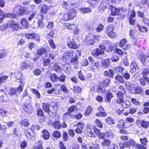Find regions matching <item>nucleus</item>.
I'll return each mask as SVG.
<instances>
[{
    "label": "nucleus",
    "mask_w": 149,
    "mask_h": 149,
    "mask_svg": "<svg viewBox=\"0 0 149 149\" xmlns=\"http://www.w3.org/2000/svg\"><path fill=\"white\" fill-rule=\"evenodd\" d=\"M114 26L112 25L108 26L106 30V33L109 37L113 38L116 37V33L113 32Z\"/></svg>",
    "instance_id": "obj_1"
},
{
    "label": "nucleus",
    "mask_w": 149,
    "mask_h": 149,
    "mask_svg": "<svg viewBox=\"0 0 149 149\" xmlns=\"http://www.w3.org/2000/svg\"><path fill=\"white\" fill-rule=\"evenodd\" d=\"M14 10L17 15H22L26 13V8L25 7H22L18 5L14 8Z\"/></svg>",
    "instance_id": "obj_2"
},
{
    "label": "nucleus",
    "mask_w": 149,
    "mask_h": 149,
    "mask_svg": "<svg viewBox=\"0 0 149 149\" xmlns=\"http://www.w3.org/2000/svg\"><path fill=\"white\" fill-rule=\"evenodd\" d=\"M111 1L109 0H103L100 5V8L101 10H104L107 8H109L111 7Z\"/></svg>",
    "instance_id": "obj_3"
},
{
    "label": "nucleus",
    "mask_w": 149,
    "mask_h": 149,
    "mask_svg": "<svg viewBox=\"0 0 149 149\" xmlns=\"http://www.w3.org/2000/svg\"><path fill=\"white\" fill-rule=\"evenodd\" d=\"M68 40V41L67 42V45L69 48L74 49L77 48V45L75 39H70L69 37Z\"/></svg>",
    "instance_id": "obj_4"
},
{
    "label": "nucleus",
    "mask_w": 149,
    "mask_h": 149,
    "mask_svg": "<svg viewBox=\"0 0 149 149\" xmlns=\"http://www.w3.org/2000/svg\"><path fill=\"white\" fill-rule=\"evenodd\" d=\"M119 45L120 47L125 50H127L130 47L129 45L127 44V41L125 39L122 40L120 42Z\"/></svg>",
    "instance_id": "obj_5"
},
{
    "label": "nucleus",
    "mask_w": 149,
    "mask_h": 149,
    "mask_svg": "<svg viewBox=\"0 0 149 149\" xmlns=\"http://www.w3.org/2000/svg\"><path fill=\"white\" fill-rule=\"evenodd\" d=\"M8 27L13 31L17 30L18 29V24L14 21H10L8 22Z\"/></svg>",
    "instance_id": "obj_6"
},
{
    "label": "nucleus",
    "mask_w": 149,
    "mask_h": 149,
    "mask_svg": "<svg viewBox=\"0 0 149 149\" xmlns=\"http://www.w3.org/2000/svg\"><path fill=\"white\" fill-rule=\"evenodd\" d=\"M130 72L133 74L139 70V68L137 64L135 62L131 63L130 65Z\"/></svg>",
    "instance_id": "obj_7"
},
{
    "label": "nucleus",
    "mask_w": 149,
    "mask_h": 149,
    "mask_svg": "<svg viewBox=\"0 0 149 149\" xmlns=\"http://www.w3.org/2000/svg\"><path fill=\"white\" fill-rule=\"evenodd\" d=\"M117 98L116 99V101L118 103L120 104L124 101L123 98L124 97L123 93L122 92H117L116 93Z\"/></svg>",
    "instance_id": "obj_8"
},
{
    "label": "nucleus",
    "mask_w": 149,
    "mask_h": 149,
    "mask_svg": "<svg viewBox=\"0 0 149 149\" xmlns=\"http://www.w3.org/2000/svg\"><path fill=\"white\" fill-rule=\"evenodd\" d=\"M136 122L138 124H140L141 126L144 128H147L149 127V122L138 119L137 120Z\"/></svg>",
    "instance_id": "obj_9"
},
{
    "label": "nucleus",
    "mask_w": 149,
    "mask_h": 149,
    "mask_svg": "<svg viewBox=\"0 0 149 149\" xmlns=\"http://www.w3.org/2000/svg\"><path fill=\"white\" fill-rule=\"evenodd\" d=\"M111 14L112 15H120L121 14V10L120 9H118L114 7H111Z\"/></svg>",
    "instance_id": "obj_10"
},
{
    "label": "nucleus",
    "mask_w": 149,
    "mask_h": 149,
    "mask_svg": "<svg viewBox=\"0 0 149 149\" xmlns=\"http://www.w3.org/2000/svg\"><path fill=\"white\" fill-rule=\"evenodd\" d=\"M138 58L141 61L143 65L144 66L146 65L147 63H148L144 54L141 53L139 56H138Z\"/></svg>",
    "instance_id": "obj_11"
},
{
    "label": "nucleus",
    "mask_w": 149,
    "mask_h": 149,
    "mask_svg": "<svg viewBox=\"0 0 149 149\" xmlns=\"http://www.w3.org/2000/svg\"><path fill=\"white\" fill-rule=\"evenodd\" d=\"M25 133L26 137L29 139H31L35 134L34 132L31 129H29L25 130Z\"/></svg>",
    "instance_id": "obj_12"
},
{
    "label": "nucleus",
    "mask_w": 149,
    "mask_h": 149,
    "mask_svg": "<svg viewBox=\"0 0 149 149\" xmlns=\"http://www.w3.org/2000/svg\"><path fill=\"white\" fill-rule=\"evenodd\" d=\"M114 75V72L111 69L108 71H105L104 73V75L110 78H113Z\"/></svg>",
    "instance_id": "obj_13"
},
{
    "label": "nucleus",
    "mask_w": 149,
    "mask_h": 149,
    "mask_svg": "<svg viewBox=\"0 0 149 149\" xmlns=\"http://www.w3.org/2000/svg\"><path fill=\"white\" fill-rule=\"evenodd\" d=\"M49 124L50 125H52L56 129H59L61 127V125L58 120L54 122H51L49 123Z\"/></svg>",
    "instance_id": "obj_14"
},
{
    "label": "nucleus",
    "mask_w": 149,
    "mask_h": 149,
    "mask_svg": "<svg viewBox=\"0 0 149 149\" xmlns=\"http://www.w3.org/2000/svg\"><path fill=\"white\" fill-rule=\"evenodd\" d=\"M142 73L143 75V78L145 79L147 82H149V79L146 76L149 74V70L146 69H144L143 70Z\"/></svg>",
    "instance_id": "obj_15"
},
{
    "label": "nucleus",
    "mask_w": 149,
    "mask_h": 149,
    "mask_svg": "<svg viewBox=\"0 0 149 149\" xmlns=\"http://www.w3.org/2000/svg\"><path fill=\"white\" fill-rule=\"evenodd\" d=\"M40 8H41V12L44 14H45L47 11L50 8L47 5L44 4H40L39 6Z\"/></svg>",
    "instance_id": "obj_16"
},
{
    "label": "nucleus",
    "mask_w": 149,
    "mask_h": 149,
    "mask_svg": "<svg viewBox=\"0 0 149 149\" xmlns=\"http://www.w3.org/2000/svg\"><path fill=\"white\" fill-rule=\"evenodd\" d=\"M104 53V51L102 50H101L100 49L97 48L95 50L93 51L92 53L94 56H97L103 54Z\"/></svg>",
    "instance_id": "obj_17"
},
{
    "label": "nucleus",
    "mask_w": 149,
    "mask_h": 149,
    "mask_svg": "<svg viewBox=\"0 0 149 149\" xmlns=\"http://www.w3.org/2000/svg\"><path fill=\"white\" fill-rule=\"evenodd\" d=\"M42 136L45 139L47 140L49 139L50 136V134L49 132L47 130H45L42 132Z\"/></svg>",
    "instance_id": "obj_18"
},
{
    "label": "nucleus",
    "mask_w": 149,
    "mask_h": 149,
    "mask_svg": "<svg viewBox=\"0 0 149 149\" xmlns=\"http://www.w3.org/2000/svg\"><path fill=\"white\" fill-rule=\"evenodd\" d=\"M50 78L52 82L58 81L59 80L58 76L55 74H52L50 76Z\"/></svg>",
    "instance_id": "obj_19"
},
{
    "label": "nucleus",
    "mask_w": 149,
    "mask_h": 149,
    "mask_svg": "<svg viewBox=\"0 0 149 149\" xmlns=\"http://www.w3.org/2000/svg\"><path fill=\"white\" fill-rule=\"evenodd\" d=\"M125 147H133L134 146L135 143L133 139H130L129 141L125 142Z\"/></svg>",
    "instance_id": "obj_20"
},
{
    "label": "nucleus",
    "mask_w": 149,
    "mask_h": 149,
    "mask_svg": "<svg viewBox=\"0 0 149 149\" xmlns=\"http://www.w3.org/2000/svg\"><path fill=\"white\" fill-rule=\"evenodd\" d=\"M128 89L129 92L133 94H134V93L136 89V86L133 84H130L127 87Z\"/></svg>",
    "instance_id": "obj_21"
},
{
    "label": "nucleus",
    "mask_w": 149,
    "mask_h": 149,
    "mask_svg": "<svg viewBox=\"0 0 149 149\" xmlns=\"http://www.w3.org/2000/svg\"><path fill=\"white\" fill-rule=\"evenodd\" d=\"M78 57L76 56L72 58L70 60V62L71 64L76 65L78 64L79 61H78Z\"/></svg>",
    "instance_id": "obj_22"
},
{
    "label": "nucleus",
    "mask_w": 149,
    "mask_h": 149,
    "mask_svg": "<svg viewBox=\"0 0 149 149\" xmlns=\"http://www.w3.org/2000/svg\"><path fill=\"white\" fill-rule=\"evenodd\" d=\"M68 14L70 19H72L76 15L74 10L73 9L69 10Z\"/></svg>",
    "instance_id": "obj_23"
},
{
    "label": "nucleus",
    "mask_w": 149,
    "mask_h": 149,
    "mask_svg": "<svg viewBox=\"0 0 149 149\" xmlns=\"http://www.w3.org/2000/svg\"><path fill=\"white\" fill-rule=\"evenodd\" d=\"M125 68L119 66L115 67L114 68V71L116 72L119 74L122 73L124 70Z\"/></svg>",
    "instance_id": "obj_24"
},
{
    "label": "nucleus",
    "mask_w": 149,
    "mask_h": 149,
    "mask_svg": "<svg viewBox=\"0 0 149 149\" xmlns=\"http://www.w3.org/2000/svg\"><path fill=\"white\" fill-rule=\"evenodd\" d=\"M134 93L135 94H140L142 93L143 92V88L141 86H136V89Z\"/></svg>",
    "instance_id": "obj_25"
},
{
    "label": "nucleus",
    "mask_w": 149,
    "mask_h": 149,
    "mask_svg": "<svg viewBox=\"0 0 149 149\" xmlns=\"http://www.w3.org/2000/svg\"><path fill=\"white\" fill-rule=\"evenodd\" d=\"M49 105L48 103H43L42 108L43 110L46 112H48L50 110L49 109Z\"/></svg>",
    "instance_id": "obj_26"
},
{
    "label": "nucleus",
    "mask_w": 149,
    "mask_h": 149,
    "mask_svg": "<svg viewBox=\"0 0 149 149\" xmlns=\"http://www.w3.org/2000/svg\"><path fill=\"white\" fill-rule=\"evenodd\" d=\"M36 146L33 147V149H43L42 141H39L36 143Z\"/></svg>",
    "instance_id": "obj_27"
},
{
    "label": "nucleus",
    "mask_w": 149,
    "mask_h": 149,
    "mask_svg": "<svg viewBox=\"0 0 149 149\" xmlns=\"http://www.w3.org/2000/svg\"><path fill=\"white\" fill-rule=\"evenodd\" d=\"M21 23L23 27L25 28H27L28 26L29 22L25 18L22 19Z\"/></svg>",
    "instance_id": "obj_28"
},
{
    "label": "nucleus",
    "mask_w": 149,
    "mask_h": 149,
    "mask_svg": "<svg viewBox=\"0 0 149 149\" xmlns=\"http://www.w3.org/2000/svg\"><path fill=\"white\" fill-rule=\"evenodd\" d=\"M8 78V76L7 75H4L0 77V84L6 83Z\"/></svg>",
    "instance_id": "obj_29"
},
{
    "label": "nucleus",
    "mask_w": 149,
    "mask_h": 149,
    "mask_svg": "<svg viewBox=\"0 0 149 149\" xmlns=\"http://www.w3.org/2000/svg\"><path fill=\"white\" fill-rule=\"evenodd\" d=\"M80 10L81 12L84 14L90 13L91 11L89 8H82L80 9Z\"/></svg>",
    "instance_id": "obj_30"
},
{
    "label": "nucleus",
    "mask_w": 149,
    "mask_h": 149,
    "mask_svg": "<svg viewBox=\"0 0 149 149\" xmlns=\"http://www.w3.org/2000/svg\"><path fill=\"white\" fill-rule=\"evenodd\" d=\"M93 132L92 129L89 128H87L85 131V133H86L87 135L89 136H93Z\"/></svg>",
    "instance_id": "obj_31"
},
{
    "label": "nucleus",
    "mask_w": 149,
    "mask_h": 149,
    "mask_svg": "<svg viewBox=\"0 0 149 149\" xmlns=\"http://www.w3.org/2000/svg\"><path fill=\"white\" fill-rule=\"evenodd\" d=\"M109 64V60L108 59H105L101 63L102 67H107Z\"/></svg>",
    "instance_id": "obj_32"
},
{
    "label": "nucleus",
    "mask_w": 149,
    "mask_h": 149,
    "mask_svg": "<svg viewBox=\"0 0 149 149\" xmlns=\"http://www.w3.org/2000/svg\"><path fill=\"white\" fill-rule=\"evenodd\" d=\"M105 121L107 123L109 124L110 125H113L114 123V121L113 119L110 117H107L105 119Z\"/></svg>",
    "instance_id": "obj_33"
},
{
    "label": "nucleus",
    "mask_w": 149,
    "mask_h": 149,
    "mask_svg": "<svg viewBox=\"0 0 149 149\" xmlns=\"http://www.w3.org/2000/svg\"><path fill=\"white\" fill-rule=\"evenodd\" d=\"M82 91V89L81 87L78 86H74L73 88V92L74 93H80Z\"/></svg>",
    "instance_id": "obj_34"
},
{
    "label": "nucleus",
    "mask_w": 149,
    "mask_h": 149,
    "mask_svg": "<svg viewBox=\"0 0 149 149\" xmlns=\"http://www.w3.org/2000/svg\"><path fill=\"white\" fill-rule=\"evenodd\" d=\"M111 143V142L109 140L107 139H104V140L101 142V144L102 146H107L109 145Z\"/></svg>",
    "instance_id": "obj_35"
},
{
    "label": "nucleus",
    "mask_w": 149,
    "mask_h": 149,
    "mask_svg": "<svg viewBox=\"0 0 149 149\" xmlns=\"http://www.w3.org/2000/svg\"><path fill=\"white\" fill-rule=\"evenodd\" d=\"M53 70L58 72H59L61 71V67L58 65L56 64H55L54 65V66L53 67Z\"/></svg>",
    "instance_id": "obj_36"
},
{
    "label": "nucleus",
    "mask_w": 149,
    "mask_h": 149,
    "mask_svg": "<svg viewBox=\"0 0 149 149\" xmlns=\"http://www.w3.org/2000/svg\"><path fill=\"white\" fill-rule=\"evenodd\" d=\"M115 79L119 81L120 83H123L124 82V79L123 77L119 74H118L115 77Z\"/></svg>",
    "instance_id": "obj_37"
},
{
    "label": "nucleus",
    "mask_w": 149,
    "mask_h": 149,
    "mask_svg": "<svg viewBox=\"0 0 149 149\" xmlns=\"http://www.w3.org/2000/svg\"><path fill=\"white\" fill-rule=\"evenodd\" d=\"M124 101L122 102L121 104V106L123 108H127L128 107L129 105H130V102L129 101H127L125 102H124Z\"/></svg>",
    "instance_id": "obj_38"
},
{
    "label": "nucleus",
    "mask_w": 149,
    "mask_h": 149,
    "mask_svg": "<svg viewBox=\"0 0 149 149\" xmlns=\"http://www.w3.org/2000/svg\"><path fill=\"white\" fill-rule=\"evenodd\" d=\"M29 67V65L25 62H22L20 64V69L23 70L25 69L27 67Z\"/></svg>",
    "instance_id": "obj_39"
},
{
    "label": "nucleus",
    "mask_w": 149,
    "mask_h": 149,
    "mask_svg": "<svg viewBox=\"0 0 149 149\" xmlns=\"http://www.w3.org/2000/svg\"><path fill=\"white\" fill-rule=\"evenodd\" d=\"M36 14V12H33L29 14V16L28 18V19L29 21H31L33 19L34 17Z\"/></svg>",
    "instance_id": "obj_40"
},
{
    "label": "nucleus",
    "mask_w": 149,
    "mask_h": 149,
    "mask_svg": "<svg viewBox=\"0 0 149 149\" xmlns=\"http://www.w3.org/2000/svg\"><path fill=\"white\" fill-rule=\"evenodd\" d=\"M95 115L98 117H105L107 115V114L106 113L104 112H99L96 113Z\"/></svg>",
    "instance_id": "obj_41"
},
{
    "label": "nucleus",
    "mask_w": 149,
    "mask_h": 149,
    "mask_svg": "<svg viewBox=\"0 0 149 149\" xmlns=\"http://www.w3.org/2000/svg\"><path fill=\"white\" fill-rule=\"evenodd\" d=\"M53 135L54 137L56 138H60L61 136L60 132L57 130L53 132Z\"/></svg>",
    "instance_id": "obj_42"
},
{
    "label": "nucleus",
    "mask_w": 149,
    "mask_h": 149,
    "mask_svg": "<svg viewBox=\"0 0 149 149\" xmlns=\"http://www.w3.org/2000/svg\"><path fill=\"white\" fill-rule=\"evenodd\" d=\"M106 135L107 137L108 138H113L115 136V135L114 134L113 131H109L106 132Z\"/></svg>",
    "instance_id": "obj_43"
},
{
    "label": "nucleus",
    "mask_w": 149,
    "mask_h": 149,
    "mask_svg": "<svg viewBox=\"0 0 149 149\" xmlns=\"http://www.w3.org/2000/svg\"><path fill=\"white\" fill-rule=\"evenodd\" d=\"M95 123L98 127L102 128L103 127L102 122L98 119H96L95 121Z\"/></svg>",
    "instance_id": "obj_44"
},
{
    "label": "nucleus",
    "mask_w": 149,
    "mask_h": 149,
    "mask_svg": "<svg viewBox=\"0 0 149 149\" xmlns=\"http://www.w3.org/2000/svg\"><path fill=\"white\" fill-rule=\"evenodd\" d=\"M63 69L65 72H67L70 70V66L67 64L63 65L62 66Z\"/></svg>",
    "instance_id": "obj_45"
},
{
    "label": "nucleus",
    "mask_w": 149,
    "mask_h": 149,
    "mask_svg": "<svg viewBox=\"0 0 149 149\" xmlns=\"http://www.w3.org/2000/svg\"><path fill=\"white\" fill-rule=\"evenodd\" d=\"M145 80L143 78H140L139 79V82L140 84L143 86H144L146 85Z\"/></svg>",
    "instance_id": "obj_46"
},
{
    "label": "nucleus",
    "mask_w": 149,
    "mask_h": 149,
    "mask_svg": "<svg viewBox=\"0 0 149 149\" xmlns=\"http://www.w3.org/2000/svg\"><path fill=\"white\" fill-rule=\"evenodd\" d=\"M92 111V107L90 106H88L85 112V115L87 116H89L91 113Z\"/></svg>",
    "instance_id": "obj_47"
},
{
    "label": "nucleus",
    "mask_w": 149,
    "mask_h": 149,
    "mask_svg": "<svg viewBox=\"0 0 149 149\" xmlns=\"http://www.w3.org/2000/svg\"><path fill=\"white\" fill-rule=\"evenodd\" d=\"M70 59L66 53L65 52L63 54L62 56V60L63 61L65 62L67 61Z\"/></svg>",
    "instance_id": "obj_48"
},
{
    "label": "nucleus",
    "mask_w": 149,
    "mask_h": 149,
    "mask_svg": "<svg viewBox=\"0 0 149 149\" xmlns=\"http://www.w3.org/2000/svg\"><path fill=\"white\" fill-rule=\"evenodd\" d=\"M20 123H21L22 125H24L25 126H27L29 124V121L27 120H22Z\"/></svg>",
    "instance_id": "obj_49"
},
{
    "label": "nucleus",
    "mask_w": 149,
    "mask_h": 149,
    "mask_svg": "<svg viewBox=\"0 0 149 149\" xmlns=\"http://www.w3.org/2000/svg\"><path fill=\"white\" fill-rule=\"evenodd\" d=\"M22 76V74L21 72H17L15 73V76L16 78L17 79H20Z\"/></svg>",
    "instance_id": "obj_50"
},
{
    "label": "nucleus",
    "mask_w": 149,
    "mask_h": 149,
    "mask_svg": "<svg viewBox=\"0 0 149 149\" xmlns=\"http://www.w3.org/2000/svg\"><path fill=\"white\" fill-rule=\"evenodd\" d=\"M93 146L89 147L90 149H100V147L99 145L97 143L95 144H92Z\"/></svg>",
    "instance_id": "obj_51"
},
{
    "label": "nucleus",
    "mask_w": 149,
    "mask_h": 149,
    "mask_svg": "<svg viewBox=\"0 0 149 149\" xmlns=\"http://www.w3.org/2000/svg\"><path fill=\"white\" fill-rule=\"evenodd\" d=\"M45 52L46 50L43 48L40 49L37 51L38 54L40 55L45 53Z\"/></svg>",
    "instance_id": "obj_52"
},
{
    "label": "nucleus",
    "mask_w": 149,
    "mask_h": 149,
    "mask_svg": "<svg viewBox=\"0 0 149 149\" xmlns=\"http://www.w3.org/2000/svg\"><path fill=\"white\" fill-rule=\"evenodd\" d=\"M75 51L73 50H69L67 52H66L69 57H71L73 56V54L74 53Z\"/></svg>",
    "instance_id": "obj_53"
},
{
    "label": "nucleus",
    "mask_w": 149,
    "mask_h": 149,
    "mask_svg": "<svg viewBox=\"0 0 149 149\" xmlns=\"http://www.w3.org/2000/svg\"><path fill=\"white\" fill-rule=\"evenodd\" d=\"M98 137L100 139H104L106 137H107L106 132L105 133L104 132L100 133Z\"/></svg>",
    "instance_id": "obj_54"
},
{
    "label": "nucleus",
    "mask_w": 149,
    "mask_h": 149,
    "mask_svg": "<svg viewBox=\"0 0 149 149\" xmlns=\"http://www.w3.org/2000/svg\"><path fill=\"white\" fill-rule=\"evenodd\" d=\"M49 42L51 47L53 49L56 48V46L54 43V41L52 39H50L49 40Z\"/></svg>",
    "instance_id": "obj_55"
},
{
    "label": "nucleus",
    "mask_w": 149,
    "mask_h": 149,
    "mask_svg": "<svg viewBox=\"0 0 149 149\" xmlns=\"http://www.w3.org/2000/svg\"><path fill=\"white\" fill-rule=\"evenodd\" d=\"M122 75L124 77L126 80H128L130 78V75L127 71L124 73Z\"/></svg>",
    "instance_id": "obj_56"
},
{
    "label": "nucleus",
    "mask_w": 149,
    "mask_h": 149,
    "mask_svg": "<svg viewBox=\"0 0 149 149\" xmlns=\"http://www.w3.org/2000/svg\"><path fill=\"white\" fill-rule=\"evenodd\" d=\"M104 26L102 24H100L96 29V31L98 32H100L102 31Z\"/></svg>",
    "instance_id": "obj_57"
},
{
    "label": "nucleus",
    "mask_w": 149,
    "mask_h": 149,
    "mask_svg": "<svg viewBox=\"0 0 149 149\" xmlns=\"http://www.w3.org/2000/svg\"><path fill=\"white\" fill-rule=\"evenodd\" d=\"M32 91L36 95L38 99L40 98V95L37 90L34 89H32Z\"/></svg>",
    "instance_id": "obj_58"
},
{
    "label": "nucleus",
    "mask_w": 149,
    "mask_h": 149,
    "mask_svg": "<svg viewBox=\"0 0 149 149\" xmlns=\"http://www.w3.org/2000/svg\"><path fill=\"white\" fill-rule=\"evenodd\" d=\"M50 61L51 59L50 58H48L46 59H45L43 61V65L45 66L49 64Z\"/></svg>",
    "instance_id": "obj_59"
},
{
    "label": "nucleus",
    "mask_w": 149,
    "mask_h": 149,
    "mask_svg": "<svg viewBox=\"0 0 149 149\" xmlns=\"http://www.w3.org/2000/svg\"><path fill=\"white\" fill-rule=\"evenodd\" d=\"M63 138L64 141H67L68 139V136L67 133L65 131L63 132Z\"/></svg>",
    "instance_id": "obj_60"
},
{
    "label": "nucleus",
    "mask_w": 149,
    "mask_h": 149,
    "mask_svg": "<svg viewBox=\"0 0 149 149\" xmlns=\"http://www.w3.org/2000/svg\"><path fill=\"white\" fill-rule=\"evenodd\" d=\"M122 124V126L125 128H129L130 126L132 125H130V124H129L126 121L123 122Z\"/></svg>",
    "instance_id": "obj_61"
},
{
    "label": "nucleus",
    "mask_w": 149,
    "mask_h": 149,
    "mask_svg": "<svg viewBox=\"0 0 149 149\" xmlns=\"http://www.w3.org/2000/svg\"><path fill=\"white\" fill-rule=\"evenodd\" d=\"M6 56L5 51L4 50H0V59L3 58Z\"/></svg>",
    "instance_id": "obj_62"
},
{
    "label": "nucleus",
    "mask_w": 149,
    "mask_h": 149,
    "mask_svg": "<svg viewBox=\"0 0 149 149\" xmlns=\"http://www.w3.org/2000/svg\"><path fill=\"white\" fill-rule=\"evenodd\" d=\"M33 74L36 75H40L41 71L40 70L38 69H36L33 71Z\"/></svg>",
    "instance_id": "obj_63"
},
{
    "label": "nucleus",
    "mask_w": 149,
    "mask_h": 149,
    "mask_svg": "<svg viewBox=\"0 0 149 149\" xmlns=\"http://www.w3.org/2000/svg\"><path fill=\"white\" fill-rule=\"evenodd\" d=\"M112 97V95L111 93L109 92L107 93L106 97L108 101H110Z\"/></svg>",
    "instance_id": "obj_64"
}]
</instances>
